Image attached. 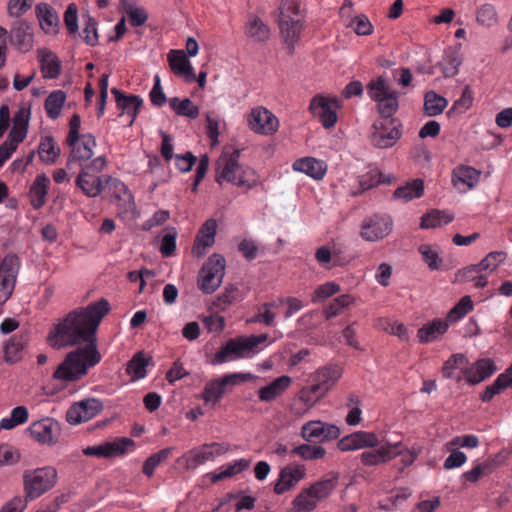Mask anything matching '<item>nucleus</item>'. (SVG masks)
Here are the masks:
<instances>
[{"label":"nucleus","instance_id":"obj_12","mask_svg":"<svg viewBox=\"0 0 512 512\" xmlns=\"http://www.w3.org/2000/svg\"><path fill=\"white\" fill-rule=\"evenodd\" d=\"M20 268V260L15 254H7L0 262V304L12 295Z\"/></svg>","mask_w":512,"mask_h":512},{"label":"nucleus","instance_id":"obj_11","mask_svg":"<svg viewBox=\"0 0 512 512\" xmlns=\"http://www.w3.org/2000/svg\"><path fill=\"white\" fill-rule=\"evenodd\" d=\"M393 229V220L387 214H374L365 218L361 224L360 236L369 242L387 237Z\"/></svg>","mask_w":512,"mask_h":512},{"label":"nucleus","instance_id":"obj_5","mask_svg":"<svg viewBox=\"0 0 512 512\" xmlns=\"http://www.w3.org/2000/svg\"><path fill=\"white\" fill-rule=\"evenodd\" d=\"M266 340V334L230 339L215 353L213 363L222 364L235 359L249 357L256 352L258 345Z\"/></svg>","mask_w":512,"mask_h":512},{"label":"nucleus","instance_id":"obj_56","mask_svg":"<svg viewBox=\"0 0 512 512\" xmlns=\"http://www.w3.org/2000/svg\"><path fill=\"white\" fill-rule=\"evenodd\" d=\"M419 252L422 255V260L431 270H438L440 268L442 264V258L439 256L436 247L423 244L419 247Z\"/></svg>","mask_w":512,"mask_h":512},{"label":"nucleus","instance_id":"obj_33","mask_svg":"<svg viewBox=\"0 0 512 512\" xmlns=\"http://www.w3.org/2000/svg\"><path fill=\"white\" fill-rule=\"evenodd\" d=\"M448 328L447 320L434 319L418 329L417 337L421 343H430L439 339L447 332Z\"/></svg>","mask_w":512,"mask_h":512},{"label":"nucleus","instance_id":"obj_28","mask_svg":"<svg viewBox=\"0 0 512 512\" xmlns=\"http://www.w3.org/2000/svg\"><path fill=\"white\" fill-rule=\"evenodd\" d=\"M294 171L304 173L315 180H321L327 173V164L314 157H303L294 161Z\"/></svg>","mask_w":512,"mask_h":512},{"label":"nucleus","instance_id":"obj_58","mask_svg":"<svg viewBox=\"0 0 512 512\" xmlns=\"http://www.w3.org/2000/svg\"><path fill=\"white\" fill-rule=\"evenodd\" d=\"M104 185L109 188L115 198L124 200L126 197L131 198L132 195L128 190V187L119 179L111 176H105Z\"/></svg>","mask_w":512,"mask_h":512},{"label":"nucleus","instance_id":"obj_43","mask_svg":"<svg viewBox=\"0 0 512 512\" xmlns=\"http://www.w3.org/2000/svg\"><path fill=\"white\" fill-rule=\"evenodd\" d=\"M468 364V360L466 356L462 353L452 354L448 360H446L443 364L441 373L442 376L446 379H456L457 382L462 380L461 376L455 375V370L458 368H463Z\"/></svg>","mask_w":512,"mask_h":512},{"label":"nucleus","instance_id":"obj_59","mask_svg":"<svg viewBox=\"0 0 512 512\" xmlns=\"http://www.w3.org/2000/svg\"><path fill=\"white\" fill-rule=\"evenodd\" d=\"M391 91L392 90L386 85L385 80L382 77H378L367 85V93L369 97L376 102Z\"/></svg>","mask_w":512,"mask_h":512},{"label":"nucleus","instance_id":"obj_15","mask_svg":"<svg viewBox=\"0 0 512 512\" xmlns=\"http://www.w3.org/2000/svg\"><path fill=\"white\" fill-rule=\"evenodd\" d=\"M102 409L103 404L99 399H84L70 406L66 413V420L74 425L87 422L97 416Z\"/></svg>","mask_w":512,"mask_h":512},{"label":"nucleus","instance_id":"obj_32","mask_svg":"<svg viewBox=\"0 0 512 512\" xmlns=\"http://www.w3.org/2000/svg\"><path fill=\"white\" fill-rule=\"evenodd\" d=\"M207 461H213L212 454L207 444L193 448L186 455L177 459V463H183L186 470L196 469Z\"/></svg>","mask_w":512,"mask_h":512},{"label":"nucleus","instance_id":"obj_25","mask_svg":"<svg viewBox=\"0 0 512 512\" xmlns=\"http://www.w3.org/2000/svg\"><path fill=\"white\" fill-rule=\"evenodd\" d=\"M168 62L175 75L183 77L189 83L195 81V71L183 50H171L168 54Z\"/></svg>","mask_w":512,"mask_h":512},{"label":"nucleus","instance_id":"obj_4","mask_svg":"<svg viewBox=\"0 0 512 512\" xmlns=\"http://www.w3.org/2000/svg\"><path fill=\"white\" fill-rule=\"evenodd\" d=\"M341 377V369L338 365H327L319 368L314 376L313 383L301 390L300 399L312 406L335 385Z\"/></svg>","mask_w":512,"mask_h":512},{"label":"nucleus","instance_id":"obj_41","mask_svg":"<svg viewBox=\"0 0 512 512\" xmlns=\"http://www.w3.org/2000/svg\"><path fill=\"white\" fill-rule=\"evenodd\" d=\"M245 33L257 42H265L270 37V29L259 17H250L246 24Z\"/></svg>","mask_w":512,"mask_h":512},{"label":"nucleus","instance_id":"obj_8","mask_svg":"<svg viewBox=\"0 0 512 512\" xmlns=\"http://www.w3.org/2000/svg\"><path fill=\"white\" fill-rule=\"evenodd\" d=\"M401 135V123L397 119H379L371 127L370 141L374 147L386 149L394 146Z\"/></svg>","mask_w":512,"mask_h":512},{"label":"nucleus","instance_id":"obj_55","mask_svg":"<svg viewBox=\"0 0 512 512\" xmlns=\"http://www.w3.org/2000/svg\"><path fill=\"white\" fill-rule=\"evenodd\" d=\"M353 297L348 294L340 295L333 299V301L325 308V316L331 319L341 313V311L353 303Z\"/></svg>","mask_w":512,"mask_h":512},{"label":"nucleus","instance_id":"obj_18","mask_svg":"<svg viewBox=\"0 0 512 512\" xmlns=\"http://www.w3.org/2000/svg\"><path fill=\"white\" fill-rule=\"evenodd\" d=\"M306 475L304 465L292 463L283 467L279 473V477L274 485V492L278 495L292 489Z\"/></svg>","mask_w":512,"mask_h":512},{"label":"nucleus","instance_id":"obj_37","mask_svg":"<svg viewBox=\"0 0 512 512\" xmlns=\"http://www.w3.org/2000/svg\"><path fill=\"white\" fill-rule=\"evenodd\" d=\"M49 184L50 180L45 174L37 175L32 183L29 195L35 209H39L45 204Z\"/></svg>","mask_w":512,"mask_h":512},{"label":"nucleus","instance_id":"obj_49","mask_svg":"<svg viewBox=\"0 0 512 512\" xmlns=\"http://www.w3.org/2000/svg\"><path fill=\"white\" fill-rule=\"evenodd\" d=\"M148 358L142 352L136 353L127 364V373L134 379H142L146 376V367L149 363Z\"/></svg>","mask_w":512,"mask_h":512},{"label":"nucleus","instance_id":"obj_44","mask_svg":"<svg viewBox=\"0 0 512 512\" xmlns=\"http://www.w3.org/2000/svg\"><path fill=\"white\" fill-rule=\"evenodd\" d=\"M171 109L179 116H185L190 119H196L199 116V108L189 98L179 99L173 97L169 99Z\"/></svg>","mask_w":512,"mask_h":512},{"label":"nucleus","instance_id":"obj_52","mask_svg":"<svg viewBox=\"0 0 512 512\" xmlns=\"http://www.w3.org/2000/svg\"><path fill=\"white\" fill-rule=\"evenodd\" d=\"M378 110L381 114V119H393L392 116L398 109V98L395 91H391L378 102Z\"/></svg>","mask_w":512,"mask_h":512},{"label":"nucleus","instance_id":"obj_23","mask_svg":"<svg viewBox=\"0 0 512 512\" xmlns=\"http://www.w3.org/2000/svg\"><path fill=\"white\" fill-rule=\"evenodd\" d=\"M134 445L133 440L129 438H120L114 442H107L98 446H89L83 450L87 456H96L109 458L125 453L129 447Z\"/></svg>","mask_w":512,"mask_h":512},{"label":"nucleus","instance_id":"obj_46","mask_svg":"<svg viewBox=\"0 0 512 512\" xmlns=\"http://www.w3.org/2000/svg\"><path fill=\"white\" fill-rule=\"evenodd\" d=\"M424 193V184L421 179H416L403 187H398L394 192L396 199H402L408 202L415 198H420Z\"/></svg>","mask_w":512,"mask_h":512},{"label":"nucleus","instance_id":"obj_22","mask_svg":"<svg viewBox=\"0 0 512 512\" xmlns=\"http://www.w3.org/2000/svg\"><path fill=\"white\" fill-rule=\"evenodd\" d=\"M217 221L210 218L200 227L192 248V253L197 257H202L206 249L213 246L217 233Z\"/></svg>","mask_w":512,"mask_h":512},{"label":"nucleus","instance_id":"obj_21","mask_svg":"<svg viewBox=\"0 0 512 512\" xmlns=\"http://www.w3.org/2000/svg\"><path fill=\"white\" fill-rule=\"evenodd\" d=\"M400 446L401 442L386 443L376 449L364 451L359 455L360 462L369 467L384 464L396 458L397 453H393V449Z\"/></svg>","mask_w":512,"mask_h":512},{"label":"nucleus","instance_id":"obj_38","mask_svg":"<svg viewBox=\"0 0 512 512\" xmlns=\"http://www.w3.org/2000/svg\"><path fill=\"white\" fill-rule=\"evenodd\" d=\"M507 387H512V365L505 372L498 375L491 385L485 388L481 395V400L489 402L495 395L501 393Z\"/></svg>","mask_w":512,"mask_h":512},{"label":"nucleus","instance_id":"obj_42","mask_svg":"<svg viewBox=\"0 0 512 512\" xmlns=\"http://www.w3.org/2000/svg\"><path fill=\"white\" fill-rule=\"evenodd\" d=\"M66 101V93L62 90L52 91L45 100L44 108L50 119H57L60 116L62 107Z\"/></svg>","mask_w":512,"mask_h":512},{"label":"nucleus","instance_id":"obj_62","mask_svg":"<svg viewBox=\"0 0 512 512\" xmlns=\"http://www.w3.org/2000/svg\"><path fill=\"white\" fill-rule=\"evenodd\" d=\"M505 257L506 254L504 252L493 251L488 253L477 265L479 266L481 273L483 271L492 272L504 261Z\"/></svg>","mask_w":512,"mask_h":512},{"label":"nucleus","instance_id":"obj_26","mask_svg":"<svg viewBox=\"0 0 512 512\" xmlns=\"http://www.w3.org/2000/svg\"><path fill=\"white\" fill-rule=\"evenodd\" d=\"M76 185L81 191L90 198L99 196L105 188L102 176H98L88 169H81L76 178Z\"/></svg>","mask_w":512,"mask_h":512},{"label":"nucleus","instance_id":"obj_31","mask_svg":"<svg viewBox=\"0 0 512 512\" xmlns=\"http://www.w3.org/2000/svg\"><path fill=\"white\" fill-rule=\"evenodd\" d=\"M96 146L95 137L91 134H84L81 141L74 146L67 162L68 168L76 161H86L93 156V149Z\"/></svg>","mask_w":512,"mask_h":512},{"label":"nucleus","instance_id":"obj_57","mask_svg":"<svg viewBox=\"0 0 512 512\" xmlns=\"http://www.w3.org/2000/svg\"><path fill=\"white\" fill-rule=\"evenodd\" d=\"M421 449L419 447L413 446L411 449L404 447L402 444L399 448L393 449V453H397V456H400L401 467L399 471L402 472L406 467L412 465L420 454Z\"/></svg>","mask_w":512,"mask_h":512},{"label":"nucleus","instance_id":"obj_30","mask_svg":"<svg viewBox=\"0 0 512 512\" xmlns=\"http://www.w3.org/2000/svg\"><path fill=\"white\" fill-rule=\"evenodd\" d=\"M495 370L492 360L480 359L473 367L464 369L463 377L469 384L475 385L490 377Z\"/></svg>","mask_w":512,"mask_h":512},{"label":"nucleus","instance_id":"obj_54","mask_svg":"<svg viewBox=\"0 0 512 512\" xmlns=\"http://www.w3.org/2000/svg\"><path fill=\"white\" fill-rule=\"evenodd\" d=\"M291 454L297 455L304 460H318L325 456L326 450L322 446L302 444L293 448Z\"/></svg>","mask_w":512,"mask_h":512},{"label":"nucleus","instance_id":"obj_60","mask_svg":"<svg viewBox=\"0 0 512 512\" xmlns=\"http://www.w3.org/2000/svg\"><path fill=\"white\" fill-rule=\"evenodd\" d=\"M477 22L485 27H492L497 23V13L493 5L484 4L477 11Z\"/></svg>","mask_w":512,"mask_h":512},{"label":"nucleus","instance_id":"obj_47","mask_svg":"<svg viewBox=\"0 0 512 512\" xmlns=\"http://www.w3.org/2000/svg\"><path fill=\"white\" fill-rule=\"evenodd\" d=\"M461 65V58L455 49H447L444 52L440 67L445 77H453L458 73Z\"/></svg>","mask_w":512,"mask_h":512},{"label":"nucleus","instance_id":"obj_63","mask_svg":"<svg viewBox=\"0 0 512 512\" xmlns=\"http://www.w3.org/2000/svg\"><path fill=\"white\" fill-rule=\"evenodd\" d=\"M339 290H340L339 285L334 282H327L322 285H319L315 289V291L312 295V302L313 303L322 302L326 298L339 292Z\"/></svg>","mask_w":512,"mask_h":512},{"label":"nucleus","instance_id":"obj_10","mask_svg":"<svg viewBox=\"0 0 512 512\" xmlns=\"http://www.w3.org/2000/svg\"><path fill=\"white\" fill-rule=\"evenodd\" d=\"M249 373H230L225 374L221 378L211 380L206 383L202 399L206 402L216 404L220 401L225 393V388L228 386H235L252 379Z\"/></svg>","mask_w":512,"mask_h":512},{"label":"nucleus","instance_id":"obj_45","mask_svg":"<svg viewBox=\"0 0 512 512\" xmlns=\"http://www.w3.org/2000/svg\"><path fill=\"white\" fill-rule=\"evenodd\" d=\"M448 101L434 91H428L424 97V111L428 116H437L447 107Z\"/></svg>","mask_w":512,"mask_h":512},{"label":"nucleus","instance_id":"obj_16","mask_svg":"<svg viewBox=\"0 0 512 512\" xmlns=\"http://www.w3.org/2000/svg\"><path fill=\"white\" fill-rule=\"evenodd\" d=\"M28 431L37 442L53 445L60 437L61 427L55 419L46 417L31 423Z\"/></svg>","mask_w":512,"mask_h":512},{"label":"nucleus","instance_id":"obj_6","mask_svg":"<svg viewBox=\"0 0 512 512\" xmlns=\"http://www.w3.org/2000/svg\"><path fill=\"white\" fill-rule=\"evenodd\" d=\"M23 479L26 498L33 500L55 486L57 471L55 468L50 466L28 470L25 471Z\"/></svg>","mask_w":512,"mask_h":512},{"label":"nucleus","instance_id":"obj_29","mask_svg":"<svg viewBox=\"0 0 512 512\" xmlns=\"http://www.w3.org/2000/svg\"><path fill=\"white\" fill-rule=\"evenodd\" d=\"M291 378L287 375H282L269 384L261 387L257 391L258 398L261 402L269 403L282 396L284 392L291 385Z\"/></svg>","mask_w":512,"mask_h":512},{"label":"nucleus","instance_id":"obj_24","mask_svg":"<svg viewBox=\"0 0 512 512\" xmlns=\"http://www.w3.org/2000/svg\"><path fill=\"white\" fill-rule=\"evenodd\" d=\"M480 172L473 167L460 165L453 169L452 184L460 193H466L479 181Z\"/></svg>","mask_w":512,"mask_h":512},{"label":"nucleus","instance_id":"obj_20","mask_svg":"<svg viewBox=\"0 0 512 512\" xmlns=\"http://www.w3.org/2000/svg\"><path fill=\"white\" fill-rule=\"evenodd\" d=\"M9 40L18 51L29 52L34 43L31 25L23 20L16 21L11 27Z\"/></svg>","mask_w":512,"mask_h":512},{"label":"nucleus","instance_id":"obj_1","mask_svg":"<svg viewBox=\"0 0 512 512\" xmlns=\"http://www.w3.org/2000/svg\"><path fill=\"white\" fill-rule=\"evenodd\" d=\"M109 310V302L102 298L86 308L71 311L54 327L49 338L52 346L60 348L85 344L67 354L53 373L55 379L77 381L101 361L95 334Z\"/></svg>","mask_w":512,"mask_h":512},{"label":"nucleus","instance_id":"obj_53","mask_svg":"<svg viewBox=\"0 0 512 512\" xmlns=\"http://www.w3.org/2000/svg\"><path fill=\"white\" fill-rule=\"evenodd\" d=\"M41 70L44 77L55 79L60 74V61L51 52H46L41 58Z\"/></svg>","mask_w":512,"mask_h":512},{"label":"nucleus","instance_id":"obj_17","mask_svg":"<svg viewBox=\"0 0 512 512\" xmlns=\"http://www.w3.org/2000/svg\"><path fill=\"white\" fill-rule=\"evenodd\" d=\"M379 444V438L375 433L356 431L341 438L337 443V448L342 452H348L365 448H375Z\"/></svg>","mask_w":512,"mask_h":512},{"label":"nucleus","instance_id":"obj_2","mask_svg":"<svg viewBox=\"0 0 512 512\" xmlns=\"http://www.w3.org/2000/svg\"><path fill=\"white\" fill-rule=\"evenodd\" d=\"M278 25L289 54L294 53L304 29V16L297 0H283L278 7Z\"/></svg>","mask_w":512,"mask_h":512},{"label":"nucleus","instance_id":"obj_9","mask_svg":"<svg viewBox=\"0 0 512 512\" xmlns=\"http://www.w3.org/2000/svg\"><path fill=\"white\" fill-rule=\"evenodd\" d=\"M341 108L342 101L336 96L316 95L309 104L310 112L326 129L333 127L337 123V111Z\"/></svg>","mask_w":512,"mask_h":512},{"label":"nucleus","instance_id":"obj_14","mask_svg":"<svg viewBox=\"0 0 512 512\" xmlns=\"http://www.w3.org/2000/svg\"><path fill=\"white\" fill-rule=\"evenodd\" d=\"M301 435L308 442L323 443L337 439L340 436V429L334 424L314 420L302 426Z\"/></svg>","mask_w":512,"mask_h":512},{"label":"nucleus","instance_id":"obj_48","mask_svg":"<svg viewBox=\"0 0 512 512\" xmlns=\"http://www.w3.org/2000/svg\"><path fill=\"white\" fill-rule=\"evenodd\" d=\"M242 299L243 294L239 290V288L234 285H229L225 288L224 292L217 297L216 301L214 302V305L216 308L220 310H226L228 306H230L233 303L239 302Z\"/></svg>","mask_w":512,"mask_h":512},{"label":"nucleus","instance_id":"obj_19","mask_svg":"<svg viewBox=\"0 0 512 512\" xmlns=\"http://www.w3.org/2000/svg\"><path fill=\"white\" fill-rule=\"evenodd\" d=\"M111 93L115 97L117 108L121 111L120 115L126 114L129 118L128 126H131L137 118L141 107L143 106V99L138 95H127L117 88H112Z\"/></svg>","mask_w":512,"mask_h":512},{"label":"nucleus","instance_id":"obj_34","mask_svg":"<svg viewBox=\"0 0 512 512\" xmlns=\"http://www.w3.org/2000/svg\"><path fill=\"white\" fill-rule=\"evenodd\" d=\"M339 480V473L331 471L324 478L315 482L308 488V492L315 497L317 501L327 498L336 488Z\"/></svg>","mask_w":512,"mask_h":512},{"label":"nucleus","instance_id":"obj_3","mask_svg":"<svg viewBox=\"0 0 512 512\" xmlns=\"http://www.w3.org/2000/svg\"><path fill=\"white\" fill-rule=\"evenodd\" d=\"M240 151L234 150L228 157H222L217 162L216 181L221 184L227 181L237 186L252 189L257 186L258 178L256 172L248 167L239 164Z\"/></svg>","mask_w":512,"mask_h":512},{"label":"nucleus","instance_id":"obj_39","mask_svg":"<svg viewBox=\"0 0 512 512\" xmlns=\"http://www.w3.org/2000/svg\"><path fill=\"white\" fill-rule=\"evenodd\" d=\"M453 219L454 216L451 213L434 209L421 217L420 227L422 229L437 228L449 224Z\"/></svg>","mask_w":512,"mask_h":512},{"label":"nucleus","instance_id":"obj_13","mask_svg":"<svg viewBox=\"0 0 512 512\" xmlns=\"http://www.w3.org/2000/svg\"><path fill=\"white\" fill-rule=\"evenodd\" d=\"M247 124L250 130L261 135H273L279 128L278 118L263 106L251 109L247 116Z\"/></svg>","mask_w":512,"mask_h":512},{"label":"nucleus","instance_id":"obj_35","mask_svg":"<svg viewBox=\"0 0 512 512\" xmlns=\"http://www.w3.org/2000/svg\"><path fill=\"white\" fill-rule=\"evenodd\" d=\"M35 12L40 26L45 33H57L59 17L50 5L46 3L37 4Z\"/></svg>","mask_w":512,"mask_h":512},{"label":"nucleus","instance_id":"obj_50","mask_svg":"<svg viewBox=\"0 0 512 512\" xmlns=\"http://www.w3.org/2000/svg\"><path fill=\"white\" fill-rule=\"evenodd\" d=\"M172 451V447H167L149 456L143 464L142 472L147 477H151L154 474L155 469L170 457Z\"/></svg>","mask_w":512,"mask_h":512},{"label":"nucleus","instance_id":"obj_40","mask_svg":"<svg viewBox=\"0 0 512 512\" xmlns=\"http://www.w3.org/2000/svg\"><path fill=\"white\" fill-rule=\"evenodd\" d=\"M38 154L42 162L53 164L60 155V148L52 136H45L40 140Z\"/></svg>","mask_w":512,"mask_h":512},{"label":"nucleus","instance_id":"obj_61","mask_svg":"<svg viewBox=\"0 0 512 512\" xmlns=\"http://www.w3.org/2000/svg\"><path fill=\"white\" fill-rule=\"evenodd\" d=\"M293 506L303 512H311L317 506V500L308 492V488L301 491L293 500Z\"/></svg>","mask_w":512,"mask_h":512},{"label":"nucleus","instance_id":"obj_64","mask_svg":"<svg viewBox=\"0 0 512 512\" xmlns=\"http://www.w3.org/2000/svg\"><path fill=\"white\" fill-rule=\"evenodd\" d=\"M276 312L270 310L265 303L260 305L257 309L256 314L253 318L250 319L249 322L261 323L266 326H274L275 325Z\"/></svg>","mask_w":512,"mask_h":512},{"label":"nucleus","instance_id":"obj_7","mask_svg":"<svg viewBox=\"0 0 512 512\" xmlns=\"http://www.w3.org/2000/svg\"><path fill=\"white\" fill-rule=\"evenodd\" d=\"M225 268V258L218 253L212 254L199 271L198 288L206 294L216 291L222 283Z\"/></svg>","mask_w":512,"mask_h":512},{"label":"nucleus","instance_id":"obj_27","mask_svg":"<svg viewBox=\"0 0 512 512\" xmlns=\"http://www.w3.org/2000/svg\"><path fill=\"white\" fill-rule=\"evenodd\" d=\"M29 342L27 332L13 335L4 345V361L10 364L20 361L26 352Z\"/></svg>","mask_w":512,"mask_h":512},{"label":"nucleus","instance_id":"obj_36","mask_svg":"<svg viewBox=\"0 0 512 512\" xmlns=\"http://www.w3.org/2000/svg\"><path fill=\"white\" fill-rule=\"evenodd\" d=\"M251 464L250 459H237L231 463H228L225 466L219 468V472H211L208 473L207 476L210 477L212 483H217L218 481H222L226 478H231L247 468H249Z\"/></svg>","mask_w":512,"mask_h":512},{"label":"nucleus","instance_id":"obj_51","mask_svg":"<svg viewBox=\"0 0 512 512\" xmlns=\"http://www.w3.org/2000/svg\"><path fill=\"white\" fill-rule=\"evenodd\" d=\"M474 308L470 296H463L459 302L449 311L446 320L450 323L457 322L464 318Z\"/></svg>","mask_w":512,"mask_h":512}]
</instances>
